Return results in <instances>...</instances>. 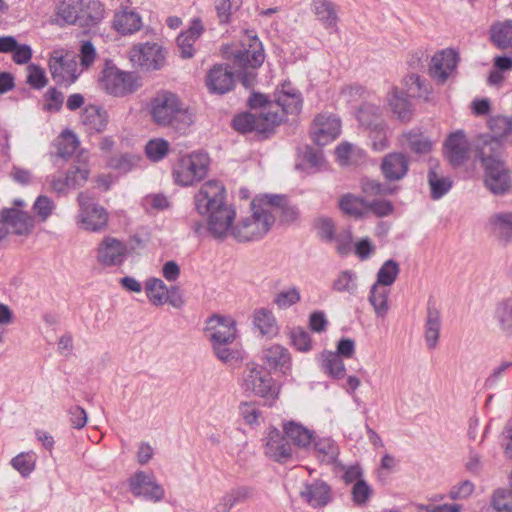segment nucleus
Returning a JSON list of instances; mask_svg holds the SVG:
<instances>
[{
  "label": "nucleus",
  "mask_w": 512,
  "mask_h": 512,
  "mask_svg": "<svg viewBox=\"0 0 512 512\" xmlns=\"http://www.w3.org/2000/svg\"><path fill=\"white\" fill-rule=\"evenodd\" d=\"M223 56L233 61L238 68L241 83L246 88L253 87L256 79V69L265 59L263 45L253 31H246L239 45L225 44L222 46Z\"/></svg>",
  "instance_id": "1"
},
{
  "label": "nucleus",
  "mask_w": 512,
  "mask_h": 512,
  "mask_svg": "<svg viewBox=\"0 0 512 512\" xmlns=\"http://www.w3.org/2000/svg\"><path fill=\"white\" fill-rule=\"evenodd\" d=\"M148 108L156 124L171 127L179 133H185L194 122L193 112L169 91L158 92Z\"/></svg>",
  "instance_id": "2"
},
{
  "label": "nucleus",
  "mask_w": 512,
  "mask_h": 512,
  "mask_svg": "<svg viewBox=\"0 0 512 512\" xmlns=\"http://www.w3.org/2000/svg\"><path fill=\"white\" fill-rule=\"evenodd\" d=\"M250 107H261L258 113H242L233 119V127L240 133L256 132L266 134L271 132L275 126L282 122V115L274 111L273 105L264 106L266 96L263 94H253L248 101Z\"/></svg>",
  "instance_id": "3"
},
{
  "label": "nucleus",
  "mask_w": 512,
  "mask_h": 512,
  "mask_svg": "<svg viewBox=\"0 0 512 512\" xmlns=\"http://www.w3.org/2000/svg\"><path fill=\"white\" fill-rule=\"evenodd\" d=\"M99 88L114 97H125L137 91L142 83L134 72L123 71L108 62L100 72Z\"/></svg>",
  "instance_id": "4"
},
{
  "label": "nucleus",
  "mask_w": 512,
  "mask_h": 512,
  "mask_svg": "<svg viewBox=\"0 0 512 512\" xmlns=\"http://www.w3.org/2000/svg\"><path fill=\"white\" fill-rule=\"evenodd\" d=\"M209 164L208 154L202 151L180 156L172 168L174 183L181 187L193 186L207 175Z\"/></svg>",
  "instance_id": "5"
},
{
  "label": "nucleus",
  "mask_w": 512,
  "mask_h": 512,
  "mask_svg": "<svg viewBox=\"0 0 512 512\" xmlns=\"http://www.w3.org/2000/svg\"><path fill=\"white\" fill-rule=\"evenodd\" d=\"M274 221V215L263 210L258 202H251V214L234 225L232 237L240 242L258 240L270 230Z\"/></svg>",
  "instance_id": "6"
},
{
  "label": "nucleus",
  "mask_w": 512,
  "mask_h": 512,
  "mask_svg": "<svg viewBox=\"0 0 512 512\" xmlns=\"http://www.w3.org/2000/svg\"><path fill=\"white\" fill-rule=\"evenodd\" d=\"M77 202L79 210L76 224L80 229L93 233H101L107 229L109 213L103 206L93 201L85 192L79 193Z\"/></svg>",
  "instance_id": "7"
},
{
  "label": "nucleus",
  "mask_w": 512,
  "mask_h": 512,
  "mask_svg": "<svg viewBox=\"0 0 512 512\" xmlns=\"http://www.w3.org/2000/svg\"><path fill=\"white\" fill-rule=\"evenodd\" d=\"M478 157L485 170V186L493 194H504L510 187L509 171L498 152H487L485 147H479Z\"/></svg>",
  "instance_id": "8"
},
{
  "label": "nucleus",
  "mask_w": 512,
  "mask_h": 512,
  "mask_svg": "<svg viewBox=\"0 0 512 512\" xmlns=\"http://www.w3.org/2000/svg\"><path fill=\"white\" fill-rule=\"evenodd\" d=\"M48 66L53 80L59 85L75 83L82 73L76 57L63 48L54 49L50 53Z\"/></svg>",
  "instance_id": "9"
},
{
  "label": "nucleus",
  "mask_w": 512,
  "mask_h": 512,
  "mask_svg": "<svg viewBox=\"0 0 512 512\" xmlns=\"http://www.w3.org/2000/svg\"><path fill=\"white\" fill-rule=\"evenodd\" d=\"M128 56L134 67L144 71L160 70L166 59L163 47L157 42L134 44L129 50Z\"/></svg>",
  "instance_id": "10"
},
{
  "label": "nucleus",
  "mask_w": 512,
  "mask_h": 512,
  "mask_svg": "<svg viewBox=\"0 0 512 512\" xmlns=\"http://www.w3.org/2000/svg\"><path fill=\"white\" fill-rule=\"evenodd\" d=\"M194 205L196 211L202 216L227 206L224 185L217 180L204 182L194 195Z\"/></svg>",
  "instance_id": "11"
},
{
  "label": "nucleus",
  "mask_w": 512,
  "mask_h": 512,
  "mask_svg": "<svg viewBox=\"0 0 512 512\" xmlns=\"http://www.w3.org/2000/svg\"><path fill=\"white\" fill-rule=\"evenodd\" d=\"M243 388L260 397L274 399L278 389L273 385V379L263 368L248 364L243 375Z\"/></svg>",
  "instance_id": "12"
},
{
  "label": "nucleus",
  "mask_w": 512,
  "mask_h": 512,
  "mask_svg": "<svg viewBox=\"0 0 512 512\" xmlns=\"http://www.w3.org/2000/svg\"><path fill=\"white\" fill-rule=\"evenodd\" d=\"M128 485L135 497H141L154 503L165 497L164 488L157 482L154 473L145 471L135 472L129 479Z\"/></svg>",
  "instance_id": "13"
},
{
  "label": "nucleus",
  "mask_w": 512,
  "mask_h": 512,
  "mask_svg": "<svg viewBox=\"0 0 512 512\" xmlns=\"http://www.w3.org/2000/svg\"><path fill=\"white\" fill-rule=\"evenodd\" d=\"M492 135L482 136L479 147H485L487 152L496 153L502 144L512 141V117L494 116L488 122Z\"/></svg>",
  "instance_id": "14"
},
{
  "label": "nucleus",
  "mask_w": 512,
  "mask_h": 512,
  "mask_svg": "<svg viewBox=\"0 0 512 512\" xmlns=\"http://www.w3.org/2000/svg\"><path fill=\"white\" fill-rule=\"evenodd\" d=\"M97 262L104 267L122 265L128 255V247L122 240L105 236L95 250Z\"/></svg>",
  "instance_id": "15"
},
{
  "label": "nucleus",
  "mask_w": 512,
  "mask_h": 512,
  "mask_svg": "<svg viewBox=\"0 0 512 512\" xmlns=\"http://www.w3.org/2000/svg\"><path fill=\"white\" fill-rule=\"evenodd\" d=\"M274 102H268L264 106L273 105V110L282 115V120L286 114H297L302 109V95L301 93L288 81L282 83L280 88H277Z\"/></svg>",
  "instance_id": "16"
},
{
  "label": "nucleus",
  "mask_w": 512,
  "mask_h": 512,
  "mask_svg": "<svg viewBox=\"0 0 512 512\" xmlns=\"http://www.w3.org/2000/svg\"><path fill=\"white\" fill-rule=\"evenodd\" d=\"M299 496L301 500L312 509H323L333 500L331 486L322 479H313L304 482Z\"/></svg>",
  "instance_id": "17"
},
{
  "label": "nucleus",
  "mask_w": 512,
  "mask_h": 512,
  "mask_svg": "<svg viewBox=\"0 0 512 512\" xmlns=\"http://www.w3.org/2000/svg\"><path fill=\"white\" fill-rule=\"evenodd\" d=\"M341 133L340 119L330 113L319 114L311 126V136L313 141L324 146L334 141Z\"/></svg>",
  "instance_id": "18"
},
{
  "label": "nucleus",
  "mask_w": 512,
  "mask_h": 512,
  "mask_svg": "<svg viewBox=\"0 0 512 512\" xmlns=\"http://www.w3.org/2000/svg\"><path fill=\"white\" fill-rule=\"evenodd\" d=\"M204 216H207V229L213 237L223 239L232 236L236 217V210L233 206L227 205L221 209L218 208Z\"/></svg>",
  "instance_id": "19"
},
{
  "label": "nucleus",
  "mask_w": 512,
  "mask_h": 512,
  "mask_svg": "<svg viewBox=\"0 0 512 512\" xmlns=\"http://www.w3.org/2000/svg\"><path fill=\"white\" fill-rule=\"evenodd\" d=\"M13 205V207L1 211L3 226H9L14 233L19 235L29 233L34 226V220L27 211L21 209L26 206L25 202L21 199H15Z\"/></svg>",
  "instance_id": "20"
},
{
  "label": "nucleus",
  "mask_w": 512,
  "mask_h": 512,
  "mask_svg": "<svg viewBox=\"0 0 512 512\" xmlns=\"http://www.w3.org/2000/svg\"><path fill=\"white\" fill-rule=\"evenodd\" d=\"M458 60V54L453 49L437 52L431 59L430 75L438 82L444 83L455 72Z\"/></svg>",
  "instance_id": "21"
},
{
  "label": "nucleus",
  "mask_w": 512,
  "mask_h": 512,
  "mask_svg": "<svg viewBox=\"0 0 512 512\" xmlns=\"http://www.w3.org/2000/svg\"><path fill=\"white\" fill-rule=\"evenodd\" d=\"M234 74L228 66L214 65L207 73L206 85L211 93L225 94L234 87Z\"/></svg>",
  "instance_id": "22"
},
{
  "label": "nucleus",
  "mask_w": 512,
  "mask_h": 512,
  "mask_svg": "<svg viewBox=\"0 0 512 512\" xmlns=\"http://www.w3.org/2000/svg\"><path fill=\"white\" fill-rule=\"evenodd\" d=\"M380 169L386 180L399 181L409 171V159L400 152L389 153L383 157Z\"/></svg>",
  "instance_id": "23"
},
{
  "label": "nucleus",
  "mask_w": 512,
  "mask_h": 512,
  "mask_svg": "<svg viewBox=\"0 0 512 512\" xmlns=\"http://www.w3.org/2000/svg\"><path fill=\"white\" fill-rule=\"evenodd\" d=\"M292 452L291 445L278 429L272 428L268 431L265 442V454L269 458L277 462H286L292 457Z\"/></svg>",
  "instance_id": "24"
},
{
  "label": "nucleus",
  "mask_w": 512,
  "mask_h": 512,
  "mask_svg": "<svg viewBox=\"0 0 512 512\" xmlns=\"http://www.w3.org/2000/svg\"><path fill=\"white\" fill-rule=\"evenodd\" d=\"M79 140L71 130H64L52 143L49 152L50 158L54 165L58 160H66L70 158L79 147Z\"/></svg>",
  "instance_id": "25"
},
{
  "label": "nucleus",
  "mask_w": 512,
  "mask_h": 512,
  "mask_svg": "<svg viewBox=\"0 0 512 512\" xmlns=\"http://www.w3.org/2000/svg\"><path fill=\"white\" fill-rule=\"evenodd\" d=\"M204 30L205 28L200 18L196 17L191 20L189 28L177 37V45L181 57L192 58L194 56V44L203 34Z\"/></svg>",
  "instance_id": "26"
},
{
  "label": "nucleus",
  "mask_w": 512,
  "mask_h": 512,
  "mask_svg": "<svg viewBox=\"0 0 512 512\" xmlns=\"http://www.w3.org/2000/svg\"><path fill=\"white\" fill-rule=\"evenodd\" d=\"M446 155L450 163L458 166L468 158L470 146L462 131L452 133L445 142Z\"/></svg>",
  "instance_id": "27"
},
{
  "label": "nucleus",
  "mask_w": 512,
  "mask_h": 512,
  "mask_svg": "<svg viewBox=\"0 0 512 512\" xmlns=\"http://www.w3.org/2000/svg\"><path fill=\"white\" fill-rule=\"evenodd\" d=\"M405 92L398 87H392L386 96L387 106L392 114L400 121L407 122L412 117V105Z\"/></svg>",
  "instance_id": "28"
},
{
  "label": "nucleus",
  "mask_w": 512,
  "mask_h": 512,
  "mask_svg": "<svg viewBox=\"0 0 512 512\" xmlns=\"http://www.w3.org/2000/svg\"><path fill=\"white\" fill-rule=\"evenodd\" d=\"M142 25L140 14L132 9L125 7L115 12L113 27L122 35L134 34L141 29Z\"/></svg>",
  "instance_id": "29"
},
{
  "label": "nucleus",
  "mask_w": 512,
  "mask_h": 512,
  "mask_svg": "<svg viewBox=\"0 0 512 512\" xmlns=\"http://www.w3.org/2000/svg\"><path fill=\"white\" fill-rule=\"evenodd\" d=\"M204 329L205 336L214 343H233L237 337L235 322H209Z\"/></svg>",
  "instance_id": "30"
},
{
  "label": "nucleus",
  "mask_w": 512,
  "mask_h": 512,
  "mask_svg": "<svg viewBox=\"0 0 512 512\" xmlns=\"http://www.w3.org/2000/svg\"><path fill=\"white\" fill-rule=\"evenodd\" d=\"M263 359L268 365L275 369H279L283 374H290L292 359L287 348L281 345H273L264 349Z\"/></svg>",
  "instance_id": "31"
},
{
  "label": "nucleus",
  "mask_w": 512,
  "mask_h": 512,
  "mask_svg": "<svg viewBox=\"0 0 512 512\" xmlns=\"http://www.w3.org/2000/svg\"><path fill=\"white\" fill-rule=\"evenodd\" d=\"M254 497V489L247 486H240L231 489L224 494L215 507L216 512H230L237 504L244 503Z\"/></svg>",
  "instance_id": "32"
},
{
  "label": "nucleus",
  "mask_w": 512,
  "mask_h": 512,
  "mask_svg": "<svg viewBox=\"0 0 512 512\" xmlns=\"http://www.w3.org/2000/svg\"><path fill=\"white\" fill-rule=\"evenodd\" d=\"M401 144L418 155L429 153L433 146L432 141L418 128L404 133L401 137Z\"/></svg>",
  "instance_id": "33"
},
{
  "label": "nucleus",
  "mask_w": 512,
  "mask_h": 512,
  "mask_svg": "<svg viewBox=\"0 0 512 512\" xmlns=\"http://www.w3.org/2000/svg\"><path fill=\"white\" fill-rule=\"evenodd\" d=\"M80 26L93 27L104 18V7L99 0H81Z\"/></svg>",
  "instance_id": "34"
},
{
  "label": "nucleus",
  "mask_w": 512,
  "mask_h": 512,
  "mask_svg": "<svg viewBox=\"0 0 512 512\" xmlns=\"http://www.w3.org/2000/svg\"><path fill=\"white\" fill-rule=\"evenodd\" d=\"M80 6L81 0H59L56 6V22L61 25H80Z\"/></svg>",
  "instance_id": "35"
},
{
  "label": "nucleus",
  "mask_w": 512,
  "mask_h": 512,
  "mask_svg": "<svg viewBox=\"0 0 512 512\" xmlns=\"http://www.w3.org/2000/svg\"><path fill=\"white\" fill-rule=\"evenodd\" d=\"M283 431L286 437L289 438L294 445L301 448H307L310 446L314 439V435L311 430L295 421L283 423Z\"/></svg>",
  "instance_id": "36"
},
{
  "label": "nucleus",
  "mask_w": 512,
  "mask_h": 512,
  "mask_svg": "<svg viewBox=\"0 0 512 512\" xmlns=\"http://www.w3.org/2000/svg\"><path fill=\"white\" fill-rule=\"evenodd\" d=\"M428 184L430 187L431 198L434 200L441 199L452 188L451 179L443 175L437 165H432L429 169Z\"/></svg>",
  "instance_id": "37"
},
{
  "label": "nucleus",
  "mask_w": 512,
  "mask_h": 512,
  "mask_svg": "<svg viewBox=\"0 0 512 512\" xmlns=\"http://www.w3.org/2000/svg\"><path fill=\"white\" fill-rule=\"evenodd\" d=\"M335 154L341 166L358 165L366 158V152L362 148L348 142L340 143L335 149Z\"/></svg>",
  "instance_id": "38"
},
{
  "label": "nucleus",
  "mask_w": 512,
  "mask_h": 512,
  "mask_svg": "<svg viewBox=\"0 0 512 512\" xmlns=\"http://www.w3.org/2000/svg\"><path fill=\"white\" fill-rule=\"evenodd\" d=\"M359 124L367 130H371L377 124L385 123L382 117V109L370 102L363 103L356 114Z\"/></svg>",
  "instance_id": "39"
},
{
  "label": "nucleus",
  "mask_w": 512,
  "mask_h": 512,
  "mask_svg": "<svg viewBox=\"0 0 512 512\" xmlns=\"http://www.w3.org/2000/svg\"><path fill=\"white\" fill-rule=\"evenodd\" d=\"M312 10L325 28L336 30L338 17L333 3L328 0H314Z\"/></svg>",
  "instance_id": "40"
},
{
  "label": "nucleus",
  "mask_w": 512,
  "mask_h": 512,
  "mask_svg": "<svg viewBox=\"0 0 512 512\" xmlns=\"http://www.w3.org/2000/svg\"><path fill=\"white\" fill-rule=\"evenodd\" d=\"M142 158L135 153L115 154L107 160V167L121 174H127L140 165Z\"/></svg>",
  "instance_id": "41"
},
{
  "label": "nucleus",
  "mask_w": 512,
  "mask_h": 512,
  "mask_svg": "<svg viewBox=\"0 0 512 512\" xmlns=\"http://www.w3.org/2000/svg\"><path fill=\"white\" fill-rule=\"evenodd\" d=\"M494 235L507 243L512 241V213H498L490 219Z\"/></svg>",
  "instance_id": "42"
},
{
  "label": "nucleus",
  "mask_w": 512,
  "mask_h": 512,
  "mask_svg": "<svg viewBox=\"0 0 512 512\" xmlns=\"http://www.w3.org/2000/svg\"><path fill=\"white\" fill-rule=\"evenodd\" d=\"M109 116L107 111L97 106H90L85 109L82 115V122L88 129L101 132L108 124Z\"/></svg>",
  "instance_id": "43"
},
{
  "label": "nucleus",
  "mask_w": 512,
  "mask_h": 512,
  "mask_svg": "<svg viewBox=\"0 0 512 512\" xmlns=\"http://www.w3.org/2000/svg\"><path fill=\"white\" fill-rule=\"evenodd\" d=\"M339 208L346 215L360 218L367 214V200L352 194H346L340 198Z\"/></svg>",
  "instance_id": "44"
},
{
  "label": "nucleus",
  "mask_w": 512,
  "mask_h": 512,
  "mask_svg": "<svg viewBox=\"0 0 512 512\" xmlns=\"http://www.w3.org/2000/svg\"><path fill=\"white\" fill-rule=\"evenodd\" d=\"M321 358V367L326 374L335 379H341L345 376V364L337 353L331 351L323 352Z\"/></svg>",
  "instance_id": "45"
},
{
  "label": "nucleus",
  "mask_w": 512,
  "mask_h": 512,
  "mask_svg": "<svg viewBox=\"0 0 512 512\" xmlns=\"http://www.w3.org/2000/svg\"><path fill=\"white\" fill-rule=\"evenodd\" d=\"M301 300V291L295 285L283 287L273 296V304L280 310H287Z\"/></svg>",
  "instance_id": "46"
},
{
  "label": "nucleus",
  "mask_w": 512,
  "mask_h": 512,
  "mask_svg": "<svg viewBox=\"0 0 512 512\" xmlns=\"http://www.w3.org/2000/svg\"><path fill=\"white\" fill-rule=\"evenodd\" d=\"M390 289L381 285L373 284L370 289L369 301L373 306L377 317H385L389 305L388 296Z\"/></svg>",
  "instance_id": "47"
},
{
  "label": "nucleus",
  "mask_w": 512,
  "mask_h": 512,
  "mask_svg": "<svg viewBox=\"0 0 512 512\" xmlns=\"http://www.w3.org/2000/svg\"><path fill=\"white\" fill-rule=\"evenodd\" d=\"M314 449L317 458L326 464H333L339 455V447L331 438H322L315 442Z\"/></svg>",
  "instance_id": "48"
},
{
  "label": "nucleus",
  "mask_w": 512,
  "mask_h": 512,
  "mask_svg": "<svg viewBox=\"0 0 512 512\" xmlns=\"http://www.w3.org/2000/svg\"><path fill=\"white\" fill-rule=\"evenodd\" d=\"M145 291L148 299L154 305H163L167 303L168 287L159 278H149L145 283Z\"/></svg>",
  "instance_id": "49"
},
{
  "label": "nucleus",
  "mask_w": 512,
  "mask_h": 512,
  "mask_svg": "<svg viewBox=\"0 0 512 512\" xmlns=\"http://www.w3.org/2000/svg\"><path fill=\"white\" fill-rule=\"evenodd\" d=\"M491 39L499 48H512V20L494 24L491 27Z\"/></svg>",
  "instance_id": "50"
},
{
  "label": "nucleus",
  "mask_w": 512,
  "mask_h": 512,
  "mask_svg": "<svg viewBox=\"0 0 512 512\" xmlns=\"http://www.w3.org/2000/svg\"><path fill=\"white\" fill-rule=\"evenodd\" d=\"M299 154L302 156V163L297 165V167H303L308 172H316L325 166V159L320 150L307 146Z\"/></svg>",
  "instance_id": "51"
},
{
  "label": "nucleus",
  "mask_w": 512,
  "mask_h": 512,
  "mask_svg": "<svg viewBox=\"0 0 512 512\" xmlns=\"http://www.w3.org/2000/svg\"><path fill=\"white\" fill-rule=\"evenodd\" d=\"M400 272L399 264L392 260H386L379 268L374 284L389 288L396 281Z\"/></svg>",
  "instance_id": "52"
},
{
  "label": "nucleus",
  "mask_w": 512,
  "mask_h": 512,
  "mask_svg": "<svg viewBox=\"0 0 512 512\" xmlns=\"http://www.w3.org/2000/svg\"><path fill=\"white\" fill-rule=\"evenodd\" d=\"M332 287L337 292L354 295L358 288L356 272L353 270L340 272L334 280Z\"/></svg>",
  "instance_id": "53"
},
{
  "label": "nucleus",
  "mask_w": 512,
  "mask_h": 512,
  "mask_svg": "<svg viewBox=\"0 0 512 512\" xmlns=\"http://www.w3.org/2000/svg\"><path fill=\"white\" fill-rule=\"evenodd\" d=\"M403 84L407 96L411 98H428L429 89L425 83V80L422 79L419 75L410 74L406 76L403 80Z\"/></svg>",
  "instance_id": "54"
},
{
  "label": "nucleus",
  "mask_w": 512,
  "mask_h": 512,
  "mask_svg": "<svg viewBox=\"0 0 512 512\" xmlns=\"http://www.w3.org/2000/svg\"><path fill=\"white\" fill-rule=\"evenodd\" d=\"M170 150V144L163 138H153L145 145V154L152 162L163 160Z\"/></svg>",
  "instance_id": "55"
},
{
  "label": "nucleus",
  "mask_w": 512,
  "mask_h": 512,
  "mask_svg": "<svg viewBox=\"0 0 512 512\" xmlns=\"http://www.w3.org/2000/svg\"><path fill=\"white\" fill-rule=\"evenodd\" d=\"M232 343H214L213 352L216 358L223 363H233L242 359V351L231 347Z\"/></svg>",
  "instance_id": "56"
},
{
  "label": "nucleus",
  "mask_w": 512,
  "mask_h": 512,
  "mask_svg": "<svg viewBox=\"0 0 512 512\" xmlns=\"http://www.w3.org/2000/svg\"><path fill=\"white\" fill-rule=\"evenodd\" d=\"M36 457L32 452H22L11 460V465L23 477L29 476L35 469Z\"/></svg>",
  "instance_id": "57"
},
{
  "label": "nucleus",
  "mask_w": 512,
  "mask_h": 512,
  "mask_svg": "<svg viewBox=\"0 0 512 512\" xmlns=\"http://www.w3.org/2000/svg\"><path fill=\"white\" fill-rule=\"evenodd\" d=\"M387 125L386 123L377 124L373 129L369 130V138L371 140L372 148L375 151H383L389 146L387 138Z\"/></svg>",
  "instance_id": "58"
},
{
  "label": "nucleus",
  "mask_w": 512,
  "mask_h": 512,
  "mask_svg": "<svg viewBox=\"0 0 512 512\" xmlns=\"http://www.w3.org/2000/svg\"><path fill=\"white\" fill-rule=\"evenodd\" d=\"M291 345L300 352H308L312 349L310 335L304 329L297 327L290 332Z\"/></svg>",
  "instance_id": "59"
},
{
  "label": "nucleus",
  "mask_w": 512,
  "mask_h": 512,
  "mask_svg": "<svg viewBox=\"0 0 512 512\" xmlns=\"http://www.w3.org/2000/svg\"><path fill=\"white\" fill-rule=\"evenodd\" d=\"M142 205L147 212L155 213L168 209L170 202L163 194H149L143 198Z\"/></svg>",
  "instance_id": "60"
},
{
  "label": "nucleus",
  "mask_w": 512,
  "mask_h": 512,
  "mask_svg": "<svg viewBox=\"0 0 512 512\" xmlns=\"http://www.w3.org/2000/svg\"><path fill=\"white\" fill-rule=\"evenodd\" d=\"M258 202L259 206L263 208L270 215H273V210L282 207L285 203V197L275 194H265L258 196L252 200Z\"/></svg>",
  "instance_id": "61"
},
{
  "label": "nucleus",
  "mask_w": 512,
  "mask_h": 512,
  "mask_svg": "<svg viewBox=\"0 0 512 512\" xmlns=\"http://www.w3.org/2000/svg\"><path fill=\"white\" fill-rule=\"evenodd\" d=\"M492 506L498 512H512V492L496 490L493 494Z\"/></svg>",
  "instance_id": "62"
},
{
  "label": "nucleus",
  "mask_w": 512,
  "mask_h": 512,
  "mask_svg": "<svg viewBox=\"0 0 512 512\" xmlns=\"http://www.w3.org/2000/svg\"><path fill=\"white\" fill-rule=\"evenodd\" d=\"M372 212L379 218L387 217L394 212V206L387 199H375L367 201V213Z\"/></svg>",
  "instance_id": "63"
},
{
  "label": "nucleus",
  "mask_w": 512,
  "mask_h": 512,
  "mask_svg": "<svg viewBox=\"0 0 512 512\" xmlns=\"http://www.w3.org/2000/svg\"><path fill=\"white\" fill-rule=\"evenodd\" d=\"M353 236L350 229H342L335 234L334 240L331 243L335 244L337 252L341 255H346L351 251Z\"/></svg>",
  "instance_id": "64"
}]
</instances>
